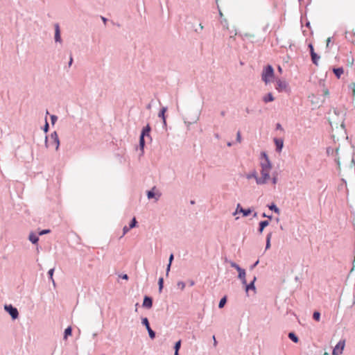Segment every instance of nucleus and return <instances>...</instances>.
Returning a JSON list of instances; mask_svg holds the SVG:
<instances>
[{"mask_svg":"<svg viewBox=\"0 0 355 355\" xmlns=\"http://www.w3.org/2000/svg\"><path fill=\"white\" fill-rule=\"evenodd\" d=\"M71 332H72V329L71 327H68L65 330H64V340H67V337L69 336H71Z\"/></svg>","mask_w":355,"mask_h":355,"instance_id":"a878e982","label":"nucleus"},{"mask_svg":"<svg viewBox=\"0 0 355 355\" xmlns=\"http://www.w3.org/2000/svg\"><path fill=\"white\" fill-rule=\"evenodd\" d=\"M272 184L275 185L278 182V178L277 173H273L272 179H271Z\"/></svg>","mask_w":355,"mask_h":355,"instance_id":"72a5a7b5","label":"nucleus"},{"mask_svg":"<svg viewBox=\"0 0 355 355\" xmlns=\"http://www.w3.org/2000/svg\"><path fill=\"white\" fill-rule=\"evenodd\" d=\"M331 37H329L327 40V47H329V44L331 43Z\"/></svg>","mask_w":355,"mask_h":355,"instance_id":"864d4df0","label":"nucleus"},{"mask_svg":"<svg viewBox=\"0 0 355 355\" xmlns=\"http://www.w3.org/2000/svg\"><path fill=\"white\" fill-rule=\"evenodd\" d=\"M263 101L265 103L272 102L274 101V97L272 94V93H268L266 96H263Z\"/></svg>","mask_w":355,"mask_h":355,"instance_id":"5701e85b","label":"nucleus"},{"mask_svg":"<svg viewBox=\"0 0 355 355\" xmlns=\"http://www.w3.org/2000/svg\"><path fill=\"white\" fill-rule=\"evenodd\" d=\"M276 129L277 130H282V127L280 123H277L276 125Z\"/></svg>","mask_w":355,"mask_h":355,"instance_id":"603ef678","label":"nucleus"},{"mask_svg":"<svg viewBox=\"0 0 355 355\" xmlns=\"http://www.w3.org/2000/svg\"><path fill=\"white\" fill-rule=\"evenodd\" d=\"M230 37H233L237 35V31L235 28L234 30L230 31Z\"/></svg>","mask_w":355,"mask_h":355,"instance_id":"58836bf2","label":"nucleus"},{"mask_svg":"<svg viewBox=\"0 0 355 355\" xmlns=\"http://www.w3.org/2000/svg\"><path fill=\"white\" fill-rule=\"evenodd\" d=\"M259 263V260H257L252 266H251L250 268L252 270L254 267H256Z\"/></svg>","mask_w":355,"mask_h":355,"instance_id":"3c124183","label":"nucleus"},{"mask_svg":"<svg viewBox=\"0 0 355 355\" xmlns=\"http://www.w3.org/2000/svg\"><path fill=\"white\" fill-rule=\"evenodd\" d=\"M346 340L345 339H341L334 347L332 351V355H342L343 353L344 348L345 347Z\"/></svg>","mask_w":355,"mask_h":355,"instance_id":"20e7f679","label":"nucleus"},{"mask_svg":"<svg viewBox=\"0 0 355 355\" xmlns=\"http://www.w3.org/2000/svg\"><path fill=\"white\" fill-rule=\"evenodd\" d=\"M199 26H200V30L203 29V26L202 25V24H200Z\"/></svg>","mask_w":355,"mask_h":355,"instance_id":"774afa93","label":"nucleus"},{"mask_svg":"<svg viewBox=\"0 0 355 355\" xmlns=\"http://www.w3.org/2000/svg\"><path fill=\"white\" fill-rule=\"evenodd\" d=\"M219 16H220V19H222L223 16V12H221L220 10H219Z\"/></svg>","mask_w":355,"mask_h":355,"instance_id":"13d9d810","label":"nucleus"},{"mask_svg":"<svg viewBox=\"0 0 355 355\" xmlns=\"http://www.w3.org/2000/svg\"><path fill=\"white\" fill-rule=\"evenodd\" d=\"M101 19L103 21V22L105 24L106 21H107V19L105 17H102Z\"/></svg>","mask_w":355,"mask_h":355,"instance_id":"bf43d9fd","label":"nucleus"},{"mask_svg":"<svg viewBox=\"0 0 355 355\" xmlns=\"http://www.w3.org/2000/svg\"><path fill=\"white\" fill-rule=\"evenodd\" d=\"M269 225V222L268 220H263L259 223V232L261 234L264 230V228Z\"/></svg>","mask_w":355,"mask_h":355,"instance_id":"a211bd4d","label":"nucleus"},{"mask_svg":"<svg viewBox=\"0 0 355 355\" xmlns=\"http://www.w3.org/2000/svg\"><path fill=\"white\" fill-rule=\"evenodd\" d=\"M141 324L146 327L150 338L154 339L155 338V332L150 328L148 318H143L141 319Z\"/></svg>","mask_w":355,"mask_h":355,"instance_id":"39448f33","label":"nucleus"},{"mask_svg":"<svg viewBox=\"0 0 355 355\" xmlns=\"http://www.w3.org/2000/svg\"><path fill=\"white\" fill-rule=\"evenodd\" d=\"M137 225V220H136V218H133L131 223H130V225H129V227L130 229L135 227Z\"/></svg>","mask_w":355,"mask_h":355,"instance_id":"c9c22d12","label":"nucleus"},{"mask_svg":"<svg viewBox=\"0 0 355 355\" xmlns=\"http://www.w3.org/2000/svg\"><path fill=\"white\" fill-rule=\"evenodd\" d=\"M268 208L274 212L279 214V209L275 204L272 203L270 205H268Z\"/></svg>","mask_w":355,"mask_h":355,"instance_id":"c85d7f7f","label":"nucleus"},{"mask_svg":"<svg viewBox=\"0 0 355 355\" xmlns=\"http://www.w3.org/2000/svg\"><path fill=\"white\" fill-rule=\"evenodd\" d=\"M263 160L260 162L261 177L257 180V184L262 185L267 183L270 179V173L272 169V164L266 153L262 152L261 154Z\"/></svg>","mask_w":355,"mask_h":355,"instance_id":"f257e3e1","label":"nucleus"},{"mask_svg":"<svg viewBox=\"0 0 355 355\" xmlns=\"http://www.w3.org/2000/svg\"><path fill=\"white\" fill-rule=\"evenodd\" d=\"M238 278L243 285H246V272L245 270L238 275Z\"/></svg>","mask_w":355,"mask_h":355,"instance_id":"4be33fe9","label":"nucleus"},{"mask_svg":"<svg viewBox=\"0 0 355 355\" xmlns=\"http://www.w3.org/2000/svg\"><path fill=\"white\" fill-rule=\"evenodd\" d=\"M227 146L230 147V146H232V143L229 141V142H227Z\"/></svg>","mask_w":355,"mask_h":355,"instance_id":"e2e57ef3","label":"nucleus"},{"mask_svg":"<svg viewBox=\"0 0 355 355\" xmlns=\"http://www.w3.org/2000/svg\"><path fill=\"white\" fill-rule=\"evenodd\" d=\"M287 87H288V83L286 81L282 80H279V79L277 80L276 89L279 92H282L283 91H286Z\"/></svg>","mask_w":355,"mask_h":355,"instance_id":"1a4fd4ad","label":"nucleus"},{"mask_svg":"<svg viewBox=\"0 0 355 355\" xmlns=\"http://www.w3.org/2000/svg\"><path fill=\"white\" fill-rule=\"evenodd\" d=\"M262 216H263V217H264V218L267 217V218H270V219H271V218H272V216H268V215H266L265 213H263V214H262Z\"/></svg>","mask_w":355,"mask_h":355,"instance_id":"4d7b16f0","label":"nucleus"},{"mask_svg":"<svg viewBox=\"0 0 355 355\" xmlns=\"http://www.w3.org/2000/svg\"><path fill=\"white\" fill-rule=\"evenodd\" d=\"M353 94L355 95V84L354 85V87H353Z\"/></svg>","mask_w":355,"mask_h":355,"instance_id":"69168bd1","label":"nucleus"},{"mask_svg":"<svg viewBox=\"0 0 355 355\" xmlns=\"http://www.w3.org/2000/svg\"><path fill=\"white\" fill-rule=\"evenodd\" d=\"M48 130H49V123L46 121V123H45L44 127V132H47Z\"/></svg>","mask_w":355,"mask_h":355,"instance_id":"49530a36","label":"nucleus"},{"mask_svg":"<svg viewBox=\"0 0 355 355\" xmlns=\"http://www.w3.org/2000/svg\"><path fill=\"white\" fill-rule=\"evenodd\" d=\"M163 284H164V279H163V277H160L158 281L159 292V293H161L162 291Z\"/></svg>","mask_w":355,"mask_h":355,"instance_id":"7c9ffc66","label":"nucleus"},{"mask_svg":"<svg viewBox=\"0 0 355 355\" xmlns=\"http://www.w3.org/2000/svg\"><path fill=\"white\" fill-rule=\"evenodd\" d=\"M288 338L295 343H297L299 341L298 337L293 332H290L288 335Z\"/></svg>","mask_w":355,"mask_h":355,"instance_id":"393cba45","label":"nucleus"},{"mask_svg":"<svg viewBox=\"0 0 355 355\" xmlns=\"http://www.w3.org/2000/svg\"><path fill=\"white\" fill-rule=\"evenodd\" d=\"M153 306V300L150 297L145 296L143 302V306L147 309L151 308Z\"/></svg>","mask_w":355,"mask_h":355,"instance_id":"9b49d317","label":"nucleus"},{"mask_svg":"<svg viewBox=\"0 0 355 355\" xmlns=\"http://www.w3.org/2000/svg\"><path fill=\"white\" fill-rule=\"evenodd\" d=\"M174 355H179V350H175Z\"/></svg>","mask_w":355,"mask_h":355,"instance_id":"680f3d73","label":"nucleus"},{"mask_svg":"<svg viewBox=\"0 0 355 355\" xmlns=\"http://www.w3.org/2000/svg\"><path fill=\"white\" fill-rule=\"evenodd\" d=\"M150 126L147 124L142 130L141 135V137H150Z\"/></svg>","mask_w":355,"mask_h":355,"instance_id":"2eb2a0df","label":"nucleus"},{"mask_svg":"<svg viewBox=\"0 0 355 355\" xmlns=\"http://www.w3.org/2000/svg\"><path fill=\"white\" fill-rule=\"evenodd\" d=\"M174 259V256H173V254H171L169 257V259H168V264H171L172 263V261Z\"/></svg>","mask_w":355,"mask_h":355,"instance_id":"c03bdc74","label":"nucleus"},{"mask_svg":"<svg viewBox=\"0 0 355 355\" xmlns=\"http://www.w3.org/2000/svg\"><path fill=\"white\" fill-rule=\"evenodd\" d=\"M226 302H227L226 297H223V298H221L219 302V304H218V307L220 309H222L225 306Z\"/></svg>","mask_w":355,"mask_h":355,"instance_id":"c756f323","label":"nucleus"},{"mask_svg":"<svg viewBox=\"0 0 355 355\" xmlns=\"http://www.w3.org/2000/svg\"><path fill=\"white\" fill-rule=\"evenodd\" d=\"M230 264L231 267L235 268L238 271L239 274H240V272L241 273L242 272H243L245 270L243 268H241L239 266V265H238L236 263H235L232 261H230Z\"/></svg>","mask_w":355,"mask_h":355,"instance_id":"412c9836","label":"nucleus"},{"mask_svg":"<svg viewBox=\"0 0 355 355\" xmlns=\"http://www.w3.org/2000/svg\"><path fill=\"white\" fill-rule=\"evenodd\" d=\"M50 139L51 140V142L49 144L48 142V137H46L45 139V145L48 148L50 146H55V149L58 150L60 146V141L58 138V135L56 132H53L51 134Z\"/></svg>","mask_w":355,"mask_h":355,"instance_id":"7ed1b4c3","label":"nucleus"},{"mask_svg":"<svg viewBox=\"0 0 355 355\" xmlns=\"http://www.w3.org/2000/svg\"><path fill=\"white\" fill-rule=\"evenodd\" d=\"M55 29V35H54V40L55 43H58L60 44H62V39L61 37L60 28L59 24L56 23L54 24Z\"/></svg>","mask_w":355,"mask_h":355,"instance_id":"423d86ee","label":"nucleus"},{"mask_svg":"<svg viewBox=\"0 0 355 355\" xmlns=\"http://www.w3.org/2000/svg\"><path fill=\"white\" fill-rule=\"evenodd\" d=\"M311 56L313 63L315 65H318V62L320 58V56L315 52H312V53H311Z\"/></svg>","mask_w":355,"mask_h":355,"instance_id":"6ab92c4d","label":"nucleus"},{"mask_svg":"<svg viewBox=\"0 0 355 355\" xmlns=\"http://www.w3.org/2000/svg\"><path fill=\"white\" fill-rule=\"evenodd\" d=\"M323 93H324V95H328V94H329V90H328V89H327V88H324V89H323Z\"/></svg>","mask_w":355,"mask_h":355,"instance_id":"5fc2aeb1","label":"nucleus"},{"mask_svg":"<svg viewBox=\"0 0 355 355\" xmlns=\"http://www.w3.org/2000/svg\"><path fill=\"white\" fill-rule=\"evenodd\" d=\"M278 71L281 73L282 71V69L280 66L278 67Z\"/></svg>","mask_w":355,"mask_h":355,"instance_id":"0e129e2a","label":"nucleus"},{"mask_svg":"<svg viewBox=\"0 0 355 355\" xmlns=\"http://www.w3.org/2000/svg\"><path fill=\"white\" fill-rule=\"evenodd\" d=\"M274 142H275V146H276L277 151H278V152L282 151L283 146H284L283 140L282 139H277V138H275L274 139Z\"/></svg>","mask_w":355,"mask_h":355,"instance_id":"ddd939ff","label":"nucleus"},{"mask_svg":"<svg viewBox=\"0 0 355 355\" xmlns=\"http://www.w3.org/2000/svg\"><path fill=\"white\" fill-rule=\"evenodd\" d=\"M57 119H58V117L55 115L51 116V123L53 124L55 123V122L57 121Z\"/></svg>","mask_w":355,"mask_h":355,"instance_id":"79ce46f5","label":"nucleus"},{"mask_svg":"<svg viewBox=\"0 0 355 355\" xmlns=\"http://www.w3.org/2000/svg\"><path fill=\"white\" fill-rule=\"evenodd\" d=\"M239 213L243 214V216H248V215H250L252 213V209H243L241 206V205L239 203V204H237L236 210L233 213V215H236V214H237Z\"/></svg>","mask_w":355,"mask_h":355,"instance_id":"6e6552de","label":"nucleus"},{"mask_svg":"<svg viewBox=\"0 0 355 355\" xmlns=\"http://www.w3.org/2000/svg\"><path fill=\"white\" fill-rule=\"evenodd\" d=\"M166 111H167V107H163L160 110L159 112L158 113V117L162 119L164 127L166 126V116H165V113Z\"/></svg>","mask_w":355,"mask_h":355,"instance_id":"9d476101","label":"nucleus"},{"mask_svg":"<svg viewBox=\"0 0 355 355\" xmlns=\"http://www.w3.org/2000/svg\"><path fill=\"white\" fill-rule=\"evenodd\" d=\"M120 277H121L123 279H125V280L128 279V276L127 274L121 275Z\"/></svg>","mask_w":355,"mask_h":355,"instance_id":"a18cd8bd","label":"nucleus"},{"mask_svg":"<svg viewBox=\"0 0 355 355\" xmlns=\"http://www.w3.org/2000/svg\"><path fill=\"white\" fill-rule=\"evenodd\" d=\"M256 280H257V277L254 276L253 277V279L252 280V282L250 284H248L246 283V285H244L245 286V291L246 292H248L250 290L255 291L256 288H255V286H254V282H255Z\"/></svg>","mask_w":355,"mask_h":355,"instance_id":"4468645a","label":"nucleus"},{"mask_svg":"<svg viewBox=\"0 0 355 355\" xmlns=\"http://www.w3.org/2000/svg\"><path fill=\"white\" fill-rule=\"evenodd\" d=\"M53 272H54V268H51L49 270L48 275H49L50 279L52 281L53 284H55V282L53 278Z\"/></svg>","mask_w":355,"mask_h":355,"instance_id":"473e14b6","label":"nucleus"},{"mask_svg":"<svg viewBox=\"0 0 355 355\" xmlns=\"http://www.w3.org/2000/svg\"><path fill=\"white\" fill-rule=\"evenodd\" d=\"M333 71H334L335 76L338 78H340L341 75L343 74V73H344V70H343V67L334 68Z\"/></svg>","mask_w":355,"mask_h":355,"instance_id":"f3484780","label":"nucleus"},{"mask_svg":"<svg viewBox=\"0 0 355 355\" xmlns=\"http://www.w3.org/2000/svg\"><path fill=\"white\" fill-rule=\"evenodd\" d=\"M220 23L222 25L223 29L229 30V22L227 19H225V18L220 19Z\"/></svg>","mask_w":355,"mask_h":355,"instance_id":"b1692460","label":"nucleus"},{"mask_svg":"<svg viewBox=\"0 0 355 355\" xmlns=\"http://www.w3.org/2000/svg\"><path fill=\"white\" fill-rule=\"evenodd\" d=\"M171 264H168L167 267H166V275H168V272L170 271V269H171Z\"/></svg>","mask_w":355,"mask_h":355,"instance_id":"8fccbe9b","label":"nucleus"},{"mask_svg":"<svg viewBox=\"0 0 355 355\" xmlns=\"http://www.w3.org/2000/svg\"><path fill=\"white\" fill-rule=\"evenodd\" d=\"M177 285L181 290L185 288V284L183 282H178Z\"/></svg>","mask_w":355,"mask_h":355,"instance_id":"4c0bfd02","label":"nucleus"},{"mask_svg":"<svg viewBox=\"0 0 355 355\" xmlns=\"http://www.w3.org/2000/svg\"><path fill=\"white\" fill-rule=\"evenodd\" d=\"M28 239L29 241L33 243V244H35L37 243V241H39V237L37 234H35V233L33 232H31L30 234H29V236H28Z\"/></svg>","mask_w":355,"mask_h":355,"instance_id":"dca6fc26","label":"nucleus"},{"mask_svg":"<svg viewBox=\"0 0 355 355\" xmlns=\"http://www.w3.org/2000/svg\"><path fill=\"white\" fill-rule=\"evenodd\" d=\"M147 196H148V198L150 199V198H155V193L153 192V191L151 190V191H148Z\"/></svg>","mask_w":355,"mask_h":355,"instance_id":"e433bc0d","label":"nucleus"},{"mask_svg":"<svg viewBox=\"0 0 355 355\" xmlns=\"http://www.w3.org/2000/svg\"><path fill=\"white\" fill-rule=\"evenodd\" d=\"M272 237V233L270 232L266 236V249H268L270 247V239Z\"/></svg>","mask_w":355,"mask_h":355,"instance_id":"bb28decb","label":"nucleus"},{"mask_svg":"<svg viewBox=\"0 0 355 355\" xmlns=\"http://www.w3.org/2000/svg\"><path fill=\"white\" fill-rule=\"evenodd\" d=\"M185 124L187 125V127H189L190 125H191V122H187V121H184Z\"/></svg>","mask_w":355,"mask_h":355,"instance_id":"052dcab7","label":"nucleus"},{"mask_svg":"<svg viewBox=\"0 0 355 355\" xmlns=\"http://www.w3.org/2000/svg\"><path fill=\"white\" fill-rule=\"evenodd\" d=\"M144 146H145L144 137L140 136V137H139V148L142 152H144Z\"/></svg>","mask_w":355,"mask_h":355,"instance_id":"cd10ccee","label":"nucleus"},{"mask_svg":"<svg viewBox=\"0 0 355 355\" xmlns=\"http://www.w3.org/2000/svg\"><path fill=\"white\" fill-rule=\"evenodd\" d=\"M215 137H216V139H219V137H219V135H218V134H217V133H216V134H215Z\"/></svg>","mask_w":355,"mask_h":355,"instance_id":"338daca9","label":"nucleus"},{"mask_svg":"<svg viewBox=\"0 0 355 355\" xmlns=\"http://www.w3.org/2000/svg\"><path fill=\"white\" fill-rule=\"evenodd\" d=\"M230 264L231 267L235 268L238 271L239 274H240V272L241 273L242 272H243L245 270L243 268H241L239 266V265H238L236 263H235L232 261H230Z\"/></svg>","mask_w":355,"mask_h":355,"instance_id":"aec40b11","label":"nucleus"},{"mask_svg":"<svg viewBox=\"0 0 355 355\" xmlns=\"http://www.w3.org/2000/svg\"><path fill=\"white\" fill-rule=\"evenodd\" d=\"M313 318L315 320L319 322L320 320V313L318 311H315L313 314Z\"/></svg>","mask_w":355,"mask_h":355,"instance_id":"2f4dec72","label":"nucleus"},{"mask_svg":"<svg viewBox=\"0 0 355 355\" xmlns=\"http://www.w3.org/2000/svg\"><path fill=\"white\" fill-rule=\"evenodd\" d=\"M309 48L310 49V53H312V52H315L313 49V46L312 44H309Z\"/></svg>","mask_w":355,"mask_h":355,"instance_id":"de8ad7c7","label":"nucleus"},{"mask_svg":"<svg viewBox=\"0 0 355 355\" xmlns=\"http://www.w3.org/2000/svg\"><path fill=\"white\" fill-rule=\"evenodd\" d=\"M181 347V340H179L175 343L174 345V349L175 350H179Z\"/></svg>","mask_w":355,"mask_h":355,"instance_id":"f704fd0d","label":"nucleus"},{"mask_svg":"<svg viewBox=\"0 0 355 355\" xmlns=\"http://www.w3.org/2000/svg\"><path fill=\"white\" fill-rule=\"evenodd\" d=\"M245 177L248 180H250L254 178L256 181V183L257 184V180L259 179V177H258V174L256 170H252L251 172L247 173L245 175Z\"/></svg>","mask_w":355,"mask_h":355,"instance_id":"f8f14e48","label":"nucleus"},{"mask_svg":"<svg viewBox=\"0 0 355 355\" xmlns=\"http://www.w3.org/2000/svg\"><path fill=\"white\" fill-rule=\"evenodd\" d=\"M212 338H213V340H214V346L216 347L217 345V341H216L215 336H213Z\"/></svg>","mask_w":355,"mask_h":355,"instance_id":"09e8293b","label":"nucleus"},{"mask_svg":"<svg viewBox=\"0 0 355 355\" xmlns=\"http://www.w3.org/2000/svg\"><path fill=\"white\" fill-rule=\"evenodd\" d=\"M130 230V228L129 227H127V226L123 227L122 236H124L125 234H127Z\"/></svg>","mask_w":355,"mask_h":355,"instance_id":"ea45409f","label":"nucleus"},{"mask_svg":"<svg viewBox=\"0 0 355 355\" xmlns=\"http://www.w3.org/2000/svg\"><path fill=\"white\" fill-rule=\"evenodd\" d=\"M73 62V58L72 56H70L69 62V66L70 67L72 64Z\"/></svg>","mask_w":355,"mask_h":355,"instance_id":"6e6d98bb","label":"nucleus"},{"mask_svg":"<svg viewBox=\"0 0 355 355\" xmlns=\"http://www.w3.org/2000/svg\"><path fill=\"white\" fill-rule=\"evenodd\" d=\"M274 76V69L271 65L268 64L263 69L261 80L266 85H268L272 80Z\"/></svg>","mask_w":355,"mask_h":355,"instance_id":"f03ea898","label":"nucleus"},{"mask_svg":"<svg viewBox=\"0 0 355 355\" xmlns=\"http://www.w3.org/2000/svg\"><path fill=\"white\" fill-rule=\"evenodd\" d=\"M50 232V230H44L42 231H41L39 234L40 235H44V234H48Z\"/></svg>","mask_w":355,"mask_h":355,"instance_id":"37998d69","label":"nucleus"},{"mask_svg":"<svg viewBox=\"0 0 355 355\" xmlns=\"http://www.w3.org/2000/svg\"><path fill=\"white\" fill-rule=\"evenodd\" d=\"M236 141L239 143H241V135L239 131H238L236 133Z\"/></svg>","mask_w":355,"mask_h":355,"instance_id":"a19ab883","label":"nucleus"},{"mask_svg":"<svg viewBox=\"0 0 355 355\" xmlns=\"http://www.w3.org/2000/svg\"><path fill=\"white\" fill-rule=\"evenodd\" d=\"M5 309L8 312L12 319H17L19 316L18 310L12 305H6Z\"/></svg>","mask_w":355,"mask_h":355,"instance_id":"0eeeda50","label":"nucleus"}]
</instances>
